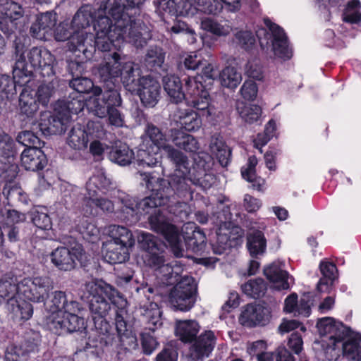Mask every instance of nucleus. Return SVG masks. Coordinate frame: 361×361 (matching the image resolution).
<instances>
[{
	"instance_id": "f257e3e1",
	"label": "nucleus",
	"mask_w": 361,
	"mask_h": 361,
	"mask_svg": "<svg viewBox=\"0 0 361 361\" xmlns=\"http://www.w3.org/2000/svg\"><path fill=\"white\" fill-rule=\"evenodd\" d=\"M95 7L82 6L71 21L73 42L78 44L92 42L90 23L94 20V45L101 51H110L115 42L126 41L142 47L151 39L149 27L137 15L144 0H94Z\"/></svg>"
},
{
	"instance_id": "f03ea898",
	"label": "nucleus",
	"mask_w": 361,
	"mask_h": 361,
	"mask_svg": "<svg viewBox=\"0 0 361 361\" xmlns=\"http://www.w3.org/2000/svg\"><path fill=\"white\" fill-rule=\"evenodd\" d=\"M146 187L151 191V195L142 200L140 205L145 207H158L166 205L170 202L171 197L174 194L185 197L188 192H191L190 179L188 175L178 171L176 167V173L171 176V180L154 178L149 174H141Z\"/></svg>"
},
{
	"instance_id": "7ed1b4c3",
	"label": "nucleus",
	"mask_w": 361,
	"mask_h": 361,
	"mask_svg": "<svg viewBox=\"0 0 361 361\" xmlns=\"http://www.w3.org/2000/svg\"><path fill=\"white\" fill-rule=\"evenodd\" d=\"M184 80L187 94L190 95V98L187 99L188 104L200 113L194 110H185L180 111L178 117L183 128L186 131L194 132L202 126L201 116H210L214 114V108L209 103V94L201 82L191 77H188Z\"/></svg>"
},
{
	"instance_id": "20e7f679",
	"label": "nucleus",
	"mask_w": 361,
	"mask_h": 361,
	"mask_svg": "<svg viewBox=\"0 0 361 361\" xmlns=\"http://www.w3.org/2000/svg\"><path fill=\"white\" fill-rule=\"evenodd\" d=\"M26 57L27 62L25 61L24 54L16 62L13 73L15 79L19 78L18 82L22 85L30 82L34 70L39 71L43 78L55 74L56 59L48 49L32 47L27 51Z\"/></svg>"
},
{
	"instance_id": "39448f33",
	"label": "nucleus",
	"mask_w": 361,
	"mask_h": 361,
	"mask_svg": "<svg viewBox=\"0 0 361 361\" xmlns=\"http://www.w3.org/2000/svg\"><path fill=\"white\" fill-rule=\"evenodd\" d=\"M98 73L104 82L120 77L125 87L130 92L136 90L142 78L138 66L132 61H123L117 52L104 55Z\"/></svg>"
},
{
	"instance_id": "423d86ee",
	"label": "nucleus",
	"mask_w": 361,
	"mask_h": 361,
	"mask_svg": "<svg viewBox=\"0 0 361 361\" xmlns=\"http://www.w3.org/2000/svg\"><path fill=\"white\" fill-rule=\"evenodd\" d=\"M85 289L92 296L89 308L92 318H105L111 309V304L106 298L111 300L117 293L116 289L102 280L86 283Z\"/></svg>"
},
{
	"instance_id": "0eeeda50",
	"label": "nucleus",
	"mask_w": 361,
	"mask_h": 361,
	"mask_svg": "<svg viewBox=\"0 0 361 361\" xmlns=\"http://www.w3.org/2000/svg\"><path fill=\"white\" fill-rule=\"evenodd\" d=\"M166 155L178 171L188 176L195 173L202 175L204 173L211 171L214 164L211 156L205 153H199L193 158L194 164L191 167L188 157L173 147H167Z\"/></svg>"
},
{
	"instance_id": "6e6552de",
	"label": "nucleus",
	"mask_w": 361,
	"mask_h": 361,
	"mask_svg": "<svg viewBox=\"0 0 361 361\" xmlns=\"http://www.w3.org/2000/svg\"><path fill=\"white\" fill-rule=\"evenodd\" d=\"M148 219L152 230L164 237L170 244L174 255L176 257H183L184 250L177 227L159 209L151 214Z\"/></svg>"
},
{
	"instance_id": "1a4fd4ad",
	"label": "nucleus",
	"mask_w": 361,
	"mask_h": 361,
	"mask_svg": "<svg viewBox=\"0 0 361 361\" xmlns=\"http://www.w3.org/2000/svg\"><path fill=\"white\" fill-rule=\"evenodd\" d=\"M197 286L191 276H183L171 290L169 301L176 310L189 311L196 301Z\"/></svg>"
},
{
	"instance_id": "9d476101",
	"label": "nucleus",
	"mask_w": 361,
	"mask_h": 361,
	"mask_svg": "<svg viewBox=\"0 0 361 361\" xmlns=\"http://www.w3.org/2000/svg\"><path fill=\"white\" fill-rule=\"evenodd\" d=\"M52 283L48 276L27 277L19 283L18 298L33 302H42L48 296Z\"/></svg>"
},
{
	"instance_id": "9b49d317",
	"label": "nucleus",
	"mask_w": 361,
	"mask_h": 361,
	"mask_svg": "<svg viewBox=\"0 0 361 361\" xmlns=\"http://www.w3.org/2000/svg\"><path fill=\"white\" fill-rule=\"evenodd\" d=\"M21 5L13 0H0V30L10 35L18 28L23 18Z\"/></svg>"
},
{
	"instance_id": "f8f14e48",
	"label": "nucleus",
	"mask_w": 361,
	"mask_h": 361,
	"mask_svg": "<svg viewBox=\"0 0 361 361\" xmlns=\"http://www.w3.org/2000/svg\"><path fill=\"white\" fill-rule=\"evenodd\" d=\"M322 336L329 335V338H361V333L354 331L333 317L319 319L317 323Z\"/></svg>"
},
{
	"instance_id": "ddd939ff",
	"label": "nucleus",
	"mask_w": 361,
	"mask_h": 361,
	"mask_svg": "<svg viewBox=\"0 0 361 361\" xmlns=\"http://www.w3.org/2000/svg\"><path fill=\"white\" fill-rule=\"evenodd\" d=\"M56 111V109H55ZM69 123V116L67 114L56 112L51 114L49 111L41 114L39 122V128L44 135L61 134L66 130Z\"/></svg>"
},
{
	"instance_id": "4468645a",
	"label": "nucleus",
	"mask_w": 361,
	"mask_h": 361,
	"mask_svg": "<svg viewBox=\"0 0 361 361\" xmlns=\"http://www.w3.org/2000/svg\"><path fill=\"white\" fill-rule=\"evenodd\" d=\"M78 313L68 312L63 318L53 319L49 329L58 336L66 333L82 332L86 329V322L83 317L77 315Z\"/></svg>"
},
{
	"instance_id": "2eb2a0df",
	"label": "nucleus",
	"mask_w": 361,
	"mask_h": 361,
	"mask_svg": "<svg viewBox=\"0 0 361 361\" xmlns=\"http://www.w3.org/2000/svg\"><path fill=\"white\" fill-rule=\"evenodd\" d=\"M48 309L51 313L79 312L82 309L81 305L71 295L62 290H55L51 293L48 302Z\"/></svg>"
},
{
	"instance_id": "dca6fc26",
	"label": "nucleus",
	"mask_w": 361,
	"mask_h": 361,
	"mask_svg": "<svg viewBox=\"0 0 361 361\" xmlns=\"http://www.w3.org/2000/svg\"><path fill=\"white\" fill-rule=\"evenodd\" d=\"M82 255V250L80 248L68 249L59 247L51 254V262L60 270L71 271L76 266V260H80Z\"/></svg>"
},
{
	"instance_id": "f3484780",
	"label": "nucleus",
	"mask_w": 361,
	"mask_h": 361,
	"mask_svg": "<svg viewBox=\"0 0 361 361\" xmlns=\"http://www.w3.org/2000/svg\"><path fill=\"white\" fill-rule=\"evenodd\" d=\"M264 23L271 33L272 47L275 55L289 59L292 56V50L288 46V37L284 30L269 18H264Z\"/></svg>"
},
{
	"instance_id": "a211bd4d",
	"label": "nucleus",
	"mask_w": 361,
	"mask_h": 361,
	"mask_svg": "<svg viewBox=\"0 0 361 361\" xmlns=\"http://www.w3.org/2000/svg\"><path fill=\"white\" fill-rule=\"evenodd\" d=\"M161 86L159 82L150 75L142 76L137 91L142 103L145 106L152 107L158 102Z\"/></svg>"
},
{
	"instance_id": "6ab92c4d",
	"label": "nucleus",
	"mask_w": 361,
	"mask_h": 361,
	"mask_svg": "<svg viewBox=\"0 0 361 361\" xmlns=\"http://www.w3.org/2000/svg\"><path fill=\"white\" fill-rule=\"evenodd\" d=\"M200 328L199 323L194 319L176 320L174 332L179 338H216L219 336L211 330H205L197 337Z\"/></svg>"
},
{
	"instance_id": "aec40b11",
	"label": "nucleus",
	"mask_w": 361,
	"mask_h": 361,
	"mask_svg": "<svg viewBox=\"0 0 361 361\" xmlns=\"http://www.w3.org/2000/svg\"><path fill=\"white\" fill-rule=\"evenodd\" d=\"M312 305V298L310 293H304L298 301V295L293 293L286 298L283 310L287 313H293L295 316L308 317L311 314Z\"/></svg>"
},
{
	"instance_id": "412c9836",
	"label": "nucleus",
	"mask_w": 361,
	"mask_h": 361,
	"mask_svg": "<svg viewBox=\"0 0 361 361\" xmlns=\"http://www.w3.org/2000/svg\"><path fill=\"white\" fill-rule=\"evenodd\" d=\"M56 14L51 12L42 13L30 27L32 36L41 40H47L53 35V27L56 25Z\"/></svg>"
},
{
	"instance_id": "4be33fe9",
	"label": "nucleus",
	"mask_w": 361,
	"mask_h": 361,
	"mask_svg": "<svg viewBox=\"0 0 361 361\" xmlns=\"http://www.w3.org/2000/svg\"><path fill=\"white\" fill-rule=\"evenodd\" d=\"M344 340H314L312 348L322 361H336L341 352V341Z\"/></svg>"
},
{
	"instance_id": "5701e85b",
	"label": "nucleus",
	"mask_w": 361,
	"mask_h": 361,
	"mask_svg": "<svg viewBox=\"0 0 361 361\" xmlns=\"http://www.w3.org/2000/svg\"><path fill=\"white\" fill-rule=\"evenodd\" d=\"M283 264L274 262L264 269V274L279 290H288L293 280L288 273L283 269Z\"/></svg>"
},
{
	"instance_id": "b1692460",
	"label": "nucleus",
	"mask_w": 361,
	"mask_h": 361,
	"mask_svg": "<svg viewBox=\"0 0 361 361\" xmlns=\"http://www.w3.org/2000/svg\"><path fill=\"white\" fill-rule=\"evenodd\" d=\"M35 340H16L7 346L5 352L6 361L26 360L27 355L37 350Z\"/></svg>"
},
{
	"instance_id": "393cba45",
	"label": "nucleus",
	"mask_w": 361,
	"mask_h": 361,
	"mask_svg": "<svg viewBox=\"0 0 361 361\" xmlns=\"http://www.w3.org/2000/svg\"><path fill=\"white\" fill-rule=\"evenodd\" d=\"M21 164L28 171H37L42 170L47 165L46 156L39 147H28L21 154Z\"/></svg>"
},
{
	"instance_id": "a878e982",
	"label": "nucleus",
	"mask_w": 361,
	"mask_h": 361,
	"mask_svg": "<svg viewBox=\"0 0 361 361\" xmlns=\"http://www.w3.org/2000/svg\"><path fill=\"white\" fill-rule=\"evenodd\" d=\"M239 320L244 326L264 325L268 320V310L260 305H247Z\"/></svg>"
},
{
	"instance_id": "bb28decb",
	"label": "nucleus",
	"mask_w": 361,
	"mask_h": 361,
	"mask_svg": "<svg viewBox=\"0 0 361 361\" xmlns=\"http://www.w3.org/2000/svg\"><path fill=\"white\" fill-rule=\"evenodd\" d=\"M19 283L17 277L11 273L0 279V298L6 302L7 306L18 298Z\"/></svg>"
},
{
	"instance_id": "cd10ccee",
	"label": "nucleus",
	"mask_w": 361,
	"mask_h": 361,
	"mask_svg": "<svg viewBox=\"0 0 361 361\" xmlns=\"http://www.w3.org/2000/svg\"><path fill=\"white\" fill-rule=\"evenodd\" d=\"M319 269L322 277L317 284V290L321 293H329L337 279V267L335 264L323 260L319 264Z\"/></svg>"
},
{
	"instance_id": "c85d7f7f",
	"label": "nucleus",
	"mask_w": 361,
	"mask_h": 361,
	"mask_svg": "<svg viewBox=\"0 0 361 361\" xmlns=\"http://www.w3.org/2000/svg\"><path fill=\"white\" fill-rule=\"evenodd\" d=\"M164 88L172 102L178 104L183 99L190 98V95L184 93L180 78L174 75H167L163 78ZM187 90V89L185 88Z\"/></svg>"
},
{
	"instance_id": "c756f323",
	"label": "nucleus",
	"mask_w": 361,
	"mask_h": 361,
	"mask_svg": "<svg viewBox=\"0 0 361 361\" xmlns=\"http://www.w3.org/2000/svg\"><path fill=\"white\" fill-rule=\"evenodd\" d=\"M209 150L222 166H226L228 164L231 151L220 135L216 134L212 136Z\"/></svg>"
},
{
	"instance_id": "7c9ffc66",
	"label": "nucleus",
	"mask_w": 361,
	"mask_h": 361,
	"mask_svg": "<svg viewBox=\"0 0 361 361\" xmlns=\"http://www.w3.org/2000/svg\"><path fill=\"white\" fill-rule=\"evenodd\" d=\"M171 140L177 147L188 152H196L200 149L199 142L195 137L178 129L171 130Z\"/></svg>"
},
{
	"instance_id": "2f4dec72",
	"label": "nucleus",
	"mask_w": 361,
	"mask_h": 361,
	"mask_svg": "<svg viewBox=\"0 0 361 361\" xmlns=\"http://www.w3.org/2000/svg\"><path fill=\"white\" fill-rule=\"evenodd\" d=\"M19 110L20 114L27 118H32L39 110L37 100L27 87L23 88L20 94Z\"/></svg>"
},
{
	"instance_id": "473e14b6",
	"label": "nucleus",
	"mask_w": 361,
	"mask_h": 361,
	"mask_svg": "<svg viewBox=\"0 0 361 361\" xmlns=\"http://www.w3.org/2000/svg\"><path fill=\"white\" fill-rule=\"evenodd\" d=\"M88 133L80 124L74 126L68 133V145L74 149L82 150L87 147L89 142Z\"/></svg>"
},
{
	"instance_id": "72a5a7b5",
	"label": "nucleus",
	"mask_w": 361,
	"mask_h": 361,
	"mask_svg": "<svg viewBox=\"0 0 361 361\" xmlns=\"http://www.w3.org/2000/svg\"><path fill=\"white\" fill-rule=\"evenodd\" d=\"M185 343H190V354L193 359H201L208 357L213 350L214 340H180Z\"/></svg>"
},
{
	"instance_id": "f704fd0d",
	"label": "nucleus",
	"mask_w": 361,
	"mask_h": 361,
	"mask_svg": "<svg viewBox=\"0 0 361 361\" xmlns=\"http://www.w3.org/2000/svg\"><path fill=\"white\" fill-rule=\"evenodd\" d=\"M104 258L110 264L123 263L129 258L128 249L117 243L109 241L106 244Z\"/></svg>"
},
{
	"instance_id": "c9c22d12",
	"label": "nucleus",
	"mask_w": 361,
	"mask_h": 361,
	"mask_svg": "<svg viewBox=\"0 0 361 361\" xmlns=\"http://www.w3.org/2000/svg\"><path fill=\"white\" fill-rule=\"evenodd\" d=\"M109 159L121 166L131 163L134 153L126 144L120 143L113 147L109 154Z\"/></svg>"
},
{
	"instance_id": "e433bc0d",
	"label": "nucleus",
	"mask_w": 361,
	"mask_h": 361,
	"mask_svg": "<svg viewBox=\"0 0 361 361\" xmlns=\"http://www.w3.org/2000/svg\"><path fill=\"white\" fill-rule=\"evenodd\" d=\"M247 246L252 257L264 255L267 249V240L264 233L260 231H255L249 234Z\"/></svg>"
},
{
	"instance_id": "4c0bfd02",
	"label": "nucleus",
	"mask_w": 361,
	"mask_h": 361,
	"mask_svg": "<svg viewBox=\"0 0 361 361\" xmlns=\"http://www.w3.org/2000/svg\"><path fill=\"white\" fill-rule=\"evenodd\" d=\"M145 133L149 141L153 144V146L150 145L153 154H156L160 148H163L166 152L167 147H172L166 144V135L154 124H148Z\"/></svg>"
},
{
	"instance_id": "58836bf2",
	"label": "nucleus",
	"mask_w": 361,
	"mask_h": 361,
	"mask_svg": "<svg viewBox=\"0 0 361 361\" xmlns=\"http://www.w3.org/2000/svg\"><path fill=\"white\" fill-rule=\"evenodd\" d=\"M241 288L245 295L257 299L264 295L267 290V284L264 279L257 278L249 280L242 285Z\"/></svg>"
},
{
	"instance_id": "ea45409f",
	"label": "nucleus",
	"mask_w": 361,
	"mask_h": 361,
	"mask_svg": "<svg viewBox=\"0 0 361 361\" xmlns=\"http://www.w3.org/2000/svg\"><path fill=\"white\" fill-rule=\"evenodd\" d=\"M165 60V52L159 47H151L145 57V65L150 71L161 68Z\"/></svg>"
},
{
	"instance_id": "a19ab883",
	"label": "nucleus",
	"mask_w": 361,
	"mask_h": 361,
	"mask_svg": "<svg viewBox=\"0 0 361 361\" xmlns=\"http://www.w3.org/2000/svg\"><path fill=\"white\" fill-rule=\"evenodd\" d=\"M111 185L110 179L102 172L93 175L86 183L89 196L97 195V190H108Z\"/></svg>"
},
{
	"instance_id": "79ce46f5",
	"label": "nucleus",
	"mask_w": 361,
	"mask_h": 361,
	"mask_svg": "<svg viewBox=\"0 0 361 361\" xmlns=\"http://www.w3.org/2000/svg\"><path fill=\"white\" fill-rule=\"evenodd\" d=\"M110 232L112 240L109 242H115L126 247L133 245V234L127 228L121 226H113Z\"/></svg>"
},
{
	"instance_id": "37998d69",
	"label": "nucleus",
	"mask_w": 361,
	"mask_h": 361,
	"mask_svg": "<svg viewBox=\"0 0 361 361\" xmlns=\"http://www.w3.org/2000/svg\"><path fill=\"white\" fill-rule=\"evenodd\" d=\"M70 86L78 93H89L93 92L94 95H99L102 90L99 87H94L93 82L86 77L73 78L70 81Z\"/></svg>"
},
{
	"instance_id": "c03bdc74",
	"label": "nucleus",
	"mask_w": 361,
	"mask_h": 361,
	"mask_svg": "<svg viewBox=\"0 0 361 361\" xmlns=\"http://www.w3.org/2000/svg\"><path fill=\"white\" fill-rule=\"evenodd\" d=\"M361 340H346L341 341L343 355L349 360L361 361Z\"/></svg>"
},
{
	"instance_id": "a18cd8bd",
	"label": "nucleus",
	"mask_w": 361,
	"mask_h": 361,
	"mask_svg": "<svg viewBox=\"0 0 361 361\" xmlns=\"http://www.w3.org/2000/svg\"><path fill=\"white\" fill-rule=\"evenodd\" d=\"M54 35L57 41L70 40L73 49L80 50V47L85 46V44H78L77 39L75 40V43L73 42V30L71 29V24L70 25L68 22L59 23L55 29Z\"/></svg>"
},
{
	"instance_id": "49530a36",
	"label": "nucleus",
	"mask_w": 361,
	"mask_h": 361,
	"mask_svg": "<svg viewBox=\"0 0 361 361\" xmlns=\"http://www.w3.org/2000/svg\"><path fill=\"white\" fill-rule=\"evenodd\" d=\"M221 83L228 88H235L241 81V74L234 67L227 66L219 73Z\"/></svg>"
},
{
	"instance_id": "de8ad7c7",
	"label": "nucleus",
	"mask_w": 361,
	"mask_h": 361,
	"mask_svg": "<svg viewBox=\"0 0 361 361\" xmlns=\"http://www.w3.org/2000/svg\"><path fill=\"white\" fill-rule=\"evenodd\" d=\"M27 301L25 300L18 301L16 298L13 304L7 306V309L21 319L27 320L32 317L33 313L32 305Z\"/></svg>"
},
{
	"instance_id": "09e8293b",
	"label": "nucleus",
	"mask_w": 361,
	"mask_h": 361,
	"mask_svg": "<svg viewBox=\"0 0 361 361\" xmlns=\"http://www.w3.org/2000/svg\"><path fill=\"white\" fill-rule=\"evenodd\" d=\"M201 27L217 36H226L231 31L228 25H221L216 20L208 17L202 19Z\"/></svg>"
},
{
	"instance_id": "8fccbe9b",
	"label": "nucleus",
	"mask_w": 361,
	"mask_h": 361,
	"mask_svg": "<svg viewBox=\"0 0 361 361\" xmlns=\"http://www.w3.org/2000/svg\"><path fill=\"white\" fill-rule=\"evenodd\" d=\"M278 330L281 336L286 333L293 331L291 338H302L305 336L306 328L296 320H284L279 325Z\"/></svg>"
},
{
	"instance_id": "3c124183",
	"label": "nucleus",
	"mask_w": 361,
	"mask_h": 361,
	"mask_svg": "<svg viewBox=\"0 0 361 361\" xmlns=\"http://www.w3.org/2000/svg\"><path fill=\"white\" fill-rule=\"evenodd\" d=\"M237 109L242 119L249 123L257 121L262 114L261 107L258 105L241 103Z\"/></svg>"
},
{
	"instance_id": "603ef678",
	"label": "nucleus",
	"mask_w": 361,
	"mask_h": 361,
	"mask_svg": "<svg viewBox=\"0 0 361 361\" xmlns=\"http://www.w3.org/2000/svg\"><path fill=\"white\" fill-rule=\"evenodd\" d=\"M127 314V311L121 307L118 308L116 312L115 324L118 336L120 338H130L134 337L130 326L127 324L124 320V315Z\"/></svg>"
},
{
	"instance_id": "864d4df0",
	"label": "nucleus",
	"mask_w": 361,
	"mask_h": 361,
	"mask_svg": "<svg viewBox=\"0 0 361 361\" xmlns=\"http://www.w3.org/2000/svg\"><path fill=\"white\" fill-rule=\"evenodd\" d=\"M31 219L32 223L40 229L50 230L52 227L51 218L45 207H39L35 209L32 212Z\"/></svg>"
},
{
	"instance_id": "5fc2aeb1",
	"label": "nucleus",
	"mask_w": 361,
	"mask_h": 361,
	"mask_svg": "<svg viewBox=\"0 0 361 361\" xmlns=\"http://www.w3.org/2000/svg\"><path fill=\"white\" fill-rule=\"evenodd\" d=\"M190 183L202 188L204 190L210 188L215 182V176L211 172L208 171L199 175V173H191L188 176Z\"/></svg>"
},
{
	"instance_id": "6e6d98bb",
	"label": "nucleus",
	"mask_w": 361,
	"mask_h": 361,
	"mask_svg": "<svg viewBox=\"0 0 361 361\" xmlns=\"http://www.w3.org/2000/svg\"><path fill=\"white\" fill-rule=\"evenodd\" d=\"M361 3L359 0H351L347 4L344 20L350 23L361 22Z\"/></svg>"
},
{
	"instance_id": "4d7b16f0",
	"label": "nucleus",
	"mask_w": 361,
	"mask_h": 361,
	"mask_svg": "<svg viewBox=\"0 0 361 361\" xmlns=\"http://www.w3.org/2000/svg\"><path fill=\"white\" fill-rule=\"evenodd\" d=\"M235 39L238 45L246 51L251 50L255 45V36L251 31L241 30L235 35Z\"/></svg>"
},
{
	"instance_id": "13d9d810",
	"label": "nucleus",
	"mask_w": 361,
	"mask_h": 361,
	"mask_svg": "<svg viewBox=\"0 0 361 361\" xmlns=\"http://www.w3.org/2000/svg\"><path fill=\"white\" fill-rule=\"evenodd\" d=\"M197 10L207 14H216L222 9L221 4L217 0H194Z\"/></svg>"
},
{
	"instance_id": "bf43d9fd",
	"label": "nucleus",
	"mask_w": 361,
	"mask_h": 361,
	"mask_svg": "<svg viewBox=\"0 0 361 361\" xmlns=\"http://www.w3.org/2000/svg\"><path fill=\"white\" fill-rule=\"evenodd\" d=\"M102 97V102L107 104L109 109L116 108L121 104V98L118 92L115 89H109L101 92L98 95Z\"/></svg>"
},
{
	"instance_id": "052dcab7",
	"label": "nucleus",
	"mask_w": 361,
	"mask_h": 361,
	"mask_svg": "<svg viewBox=\"0 0 361 361\" xmlns=\"http://www.w3.org/2000/svg\"><path fill=\"white\" fill-rule=\"evenodd\" d=\"M176 340H171L157 355L156 361H177L178 353L175 346Z\"/></svg>"
},
{
	"instance_id": "680f3d73",
	"label": "nucleus",
	"mask_w": 361,
	"mask_h": 361,
	"mask_svg": "<svg viewBox=\"0 0 361 361\" xmlns=\"http://www.w3.org/2000/svg\"><path fill=\"white\" fill-rule=\"evenodd\" d=\"M66 109L61 114H67L71 119V114H78L84 109L85 103L83 99L70 96L66 102L63 103Z\"/></svg>"
},
{
	"instance_id": "e2e57ef3",
	"label": "nucleus",
	"mask_w": 361,
	"mask_h": 361,
	"mask_svg": "<svg viewBox=\"0 0 361 361\" xmlns=\"http://www.w3.org/2000/svg\"><path fill=\"white\" fill-rule=\"evenodd\" d=\"M138 241L140 247L145 251V253L156 251L159 249L157 241L152 234L142 233Z\"/></svg>"
},
{
	"instance_id": "0e129e2a",
	"label": "nucleus",
	"mask_w": 361,
	"mask_h": 361,
	"mask_svg": "<svg viewBox=\"0 0 361 361\" xmlns=\"http://www.w3.org/2000/svg\"><path fill=\"white\" fill-rule=\"evenodd\" d=\"M54 92V86L51 82L41 85L38 87L36 93V95L37 96V102L44 106L47 105Z\"/></svg>"
},
{
	"instance_id": "69168bd1",
	"label": "nucleus",
	"mask_w": 361,
	"mask_h": 361,
	"mask_svg": "<svg viewBox=\"0 0 361 361\" xmlns=\"http://www.w3.org/2000/svg\"><path fill=\"white\" fill-rule=\"evenodd\" d=\"M145 262L147 265L157 270L164 262V258L161 255L160 249L148 253H144L142 255Z\"/></svg>"
},
{
	"instance_id": "338daca9",
	"label": "nucleus",
	"mask_w": 361,
	"mask_h": 361,
	"mask_svg": "<svg viewBox=\"0 0 361 361\" xmlns=\"http://www.w3.org/2000/svg\"><path fill=\"white\" fill-rule=\"evenodd\" d=\"M14 141L6 133H0V154L9 157L14 154Z\"/></svg>"
},
{
	"instance_id": "774afa93",
	"label": "nucleus",
	"mask_w": 361,
	"mask_h": 361,
	"mask_svg": "<svg viewBox=\"0 0 361 361\" xmlns=\"http://www.w3.org/2000/svg\"><path fill=\"white\" fill-rule=\"evenodd\" d=\"M17 141L28 147H39V139L31 131L25 130L20 133L16 138Z\"/></svg>"
}]
</instances>
